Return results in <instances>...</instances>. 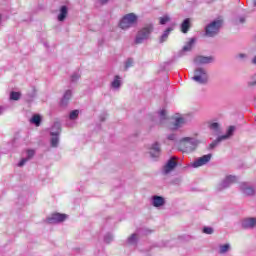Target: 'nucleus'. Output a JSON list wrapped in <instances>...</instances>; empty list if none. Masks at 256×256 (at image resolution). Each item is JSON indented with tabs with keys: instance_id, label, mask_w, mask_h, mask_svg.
<instances>
[{
	"instance_id": "nucleus-11",
	"label": "nucleus",
	"mask_w": 256,
	"mask_h": 256,
	"mask_svg": "<svg viewBox=\"0 0 256 256\" xmlns=\"http://www.w3.org/2000/svg\"><path fill=\"white\" fill-rule=\"evenodd\" d=\"M213 61H215V59L211 56H196L194 58V63L196 65H208L209 63H213Z\"/></svg>"
},
{
	"instance_id": "nucleus-35",
	"label": "nucleus",
	"mask_w": 256,
	"mask_h": 256,
	"mask_svg": "<svg viewBox=\"0 0 256 256\" xmlns=\"http://www.w3.org/2000/svg\"><path fill=\"white\" fill-rule=\"evenodd\" d=\"M81 77V75L79 73H74L72 76H71V81L72 82H75V81H79V78Z\"/></svg>"
},
{
	"instance_id": "nucleus-17",
	"label": "nucleus",
	"mask_w": 256,
	"mask_h": 256,
	"mask_svg": "<svg viewBox=\"0 0 256 256\" xmlns=\"http://www.w3.org/2000/svg\"><path fill=\"white\" fill-rule=\"evenodd\" d=\"M189 29H191V20L186 18L181 24L182 33H188Z\"/></svg>"
},
{
	"instance_id": "nucleus-26",
	"label": "nucleus",
	"mask_w": 256,
	"mask_h": 256,
	"mask_svg": "<svg viewBox=\"0 0 256 256\" xmlns=\"http://www.w3.org/2000/svg\"><path fill=\"white\" fill-rule=\"evenodd\" d=\"M195 44V38H191V40L183 47V51H191L193 45Z\"/></svg>"
},
{
	"instance_id": "nucleus-45",
	"label": "nucleus",
	"mask_w": 256,
	"mask_h": 256,
	"mask_svg": "<svg viewBox=\"0 0 256 256\" xmlns=\"http://www.w3.org/2000/svg\"><path fill=\"white\" fill-rule=\"evenodd\" d=\"M0 115H1V107H0Z\"/></svg>"
},
{
	"instance_id": "nucleus-14",
	"label": "nucleus",
	"mask_w": 256,
	"mask_h": 256,
	"mask_svg": "<svg viewBox=\"0 0 256 256\" xmlns=\"http://www.w3.org/2000/svg\"><path fill=\"white\" fill-rule=\"evenodd\" d=\"M240 189L242 193H244V195H255V190L253 189V187L247 185V183H242L240 185Z\"/></svg>"
},
{
	"instance_id": "nucleus-3",
	"label": "nucleus",
	"mask_w": 256,
	"mask_h": 256,
	"mask_svg": "<svg viewBox=\"0 0 256 256\" xmlns=\"http://www.w3.org/2000/svg\"><path fill=\"white\" fill-rule=\"evenodd\" d=\"M153 33V26L151 24L147 25L146 27L142 28L140 31H138L135 43L136 45H141L143 41H147L149 39V36Z\"/></svg>"
},
{
	"instance_id": "nucleus-27",
	"label": "nucleus",
	"mask_w": 256,
	"mask_h": 256,
	"mask_svg": "<svg viewBox=\"0 0 256 256\" xmlns=\"http://www.w3.org/2000/svg\"><path fill=\"white\" fill-rule=\"evenodd\" d=\"M51 145L57 147L59 145V135H52Z\"/></svg>"
},
{
	"instance_id": "nucleus-7",
	"label": "nucleus",
	"mask_w": 256,
	"mask_h": 256,
	"mask_svg": "<svg viewBox=\"0 0 256 256\" xmlns=\"http://www.w3.org/2000/svg\"><path fill=\"white\" fill-rule=\"evenodd\" d=\"M233 183H237V176H226L225 179L218 185V191H223V189H227V187H231Z\"/></svg>"
},
{
	"instance_id": "nucleus-8",
	"label": "nucleus",
	"mask_w": 256,
	"mask_h": 256,
	"mask_svg": "<svg viewBox=\"0 0 256 256\" xmlns=\"http://www.w3.org/2000/svg\"><path fill=\"white\" fill-rule=\"evenodd\" d=\"M211 157L212 155L211 154H207V155H204L198 159H196L192 166L197 168V167H203V165H207L209 163V161H211Z\"/></svg>"
},
{
	"instance_id": "nucleus-9",
	"label": "nucleus",
	"mask_w": 256,
	"mask_h": 256,
	"mask_svg": "<svg viewBox=\"0 0 256 256\" xmlns=\"http://www.w3.org/2000/svg\"><path fill=\"white\" fill-rule=\"evenodd\" d=\"M65 219H67L66 214L55 213V214H52L51 217L47 219V222L50 224L63 223Z\"/></svg>"
},
{
	"instance_id": "nucleus-20",
	"label": "nucleus",
	"mask_w": 256,
	"mask_h": 256,
	"mask_svg": "<svg viewBox=\"0 0 256 256\" xmlns=\"http://www.w3.org/2000/svg\"><path fill=\"white\" fill-rule=\"evenodd\" d=\"M71 90H67L62 98L61 105L65 106L67 103H69V99H71Z\"/></svg>"
},
{
	"instance_id": "nucleus-38",
	"label": "nucleus",
	"mask_w": 256,
	"mask_h": 256,
	"mask_svg": "<svg viewBox=\"0 0 256 256\" xmlns=\"http://www.w3.org/2000/svg\"><path fill=\"white\" fill-rule=\"evenodd\" d=\"M253 82H248L249 87H253V85H256V74L253 77Z\"/></svg>"
},
{
	"instance_id": "nucleus-24",
	"label": "nucleus",
	"mask_w": 256,
	"mask_h": 256,
	"mask_svg": "<svg viewBox=\"0 0 256 256\" xmlns=\"http://www.w3.org/2000/svg\"><path fill=\"white\" fill-rule=\"evenodd\" d=\"M174 125H175V129H179V127H183V125H185V118L183 117L176 118Z\"/></svg>"
},
{
	"instance_id": "nucleus-37",
	"label": "nucleus",
	"mask_w": 256,
	"mask_h": 256,
	"mask_svg": "<svg viewBox=\"0 0 256 256\" xmlns=\"http://www.w3.org/2000/svg\"><path fill=\"white\" fill-rule=\"evenodd\" d=\"M132 66H133V59L129 58V59L126 61L125 68H126V69H129V67H132Z\"/></svg>"
},
{
	"instance_id": "nucleus-41",
	"label": "nucleus",
	"mask_w": 256,
	"mask_h": 256,
	"mask_svg": "<svg viewBox=\"0 0 256 256\" xmlns=\"http://www.w3.org/2000/svg\"><path fill=\"white\" fill-rule=\"evenodd\" d=\"M109 0H100V3L102 4V5H105V3H107Z\"/></svg>"
},
{
	"instance_id": "nucleus-42",
	"label": "nucleus",
	"mask_w": 256,
	"mask_h": 256,
	"mask_svg": "<svg viewBox=\"0 0 256 256\" xmlns=\"http://www.w3.org/2000/svg\"><path fill=\"white\" fill-rule=\"evenodd\" d=\"M252 63L256 65V56L252 59Z\"/></svg>"
},
{
	"instance_id": "nucleus-43",
	"label": "nucleus",
	"mask_w": 256,
	"mask_h": 256,
	"mask_svg": "<svg viewBox=\"0 0 256 256\" xmlns=\"http://www.w3.org/2000/svg\"><path fill=\"white\" fill-rule=\"evenodd\" d=\"M240 23H245V18H240Z\"/></svg>"
},
{
	"instance_id": "nucleus-28",
	"label": "nucleus",
	"mask_w": 256,
	"mask_h": 256,
	"mask_svg": "<svg viewBox=\"0 0 256 256\" xmlns=\"http://www.w3.org/2000/svg\"><path fill=\"white\" fill-rule=\"evenodd\" d=\"M10 99H12L13 101H19V99H21V93L11 92Z\"/></svg>"
},
{
	"instance_id": "nucleus-40",
	"label": "nucleus",
	"mask_w": 256,
	"mask_h": 256,
	"mask_svg": "<svg viewBox=\"0 0 256 256\" xmlns=\"http://www.w3.org/2000/svg\"><path fill=\"white\" fill-rule=\"evenodd\" d=\"M168 139H169L170 141H174V139H175L174 134L169 135V136H168Z\"/></svg>"
},
{
	"instance_id": "nucleus-15",
	"label": "nucleus",
	"mask_w": 256,
	"mask_h": 256,
	"mask_svg": "<svg viewBox=\"0 0 256 256\" xmlns=\"http://www.w3.org/2000/svg\"><path fill=\"white\" fill-rule=\"evenodd\" d=\"M69 13V9L67 6H62L60 8V13L58 14V21H65L67 19V15Z\"/></svg>"
},
{
	"instance_id": "nucleus-39",
	"label": "nucleus",
	"mask_w": 256,
	"mask_h": 256,
	"mask_svg": "<svg viewBox=\"0 0 256 256\" xmlns=\"http://www.w3.org/2000/svg\"><path fill=\"white\" fill-rule=\"evenodd\" d=\"M245 57H247V55H245V54H238V58L239 59H245Z\"/></svg>"
},
{
	"instance_id": "nucleus-16",
	"label": "nucleus",
	"mask_w": 256,
	"mask_h": 256,
	"mask_svg": "<svg viewBox=\"0 0 256 256\" xmlns=\"http://www.w3.org/2000/svg\"><path fill=\"white\" fill-rule=\"evenodd\" d=\"M152 205L154 207H162V205H165V199L161 196H154L152 200Z\"/></svg>"
},
{
	"instance_id": "nucleus-29",
	"label": "nucleus",
	"mask_w": 256,
	"mask_h": 256,
	"mask_svg": "<svg viewBox=\"0 0 256 256\" xmlns=\"http://www.w3.org/2000/svg\"><path fill=\"white\" fill-rule=\"evenodd\" d=\"M128 243H129V245H135L137 243V234H132L128 238Z\"/></svg>"
},
{
	"instance_id": "nucleus-33",
	"label": "nucleus",
	"mask_w": 256,
	"mask_h": 256,
	"mask_svg": "<svg viewBox=\"0 0 256 256\" xmlns=\"http://www.w3.org/2000/svg\"><path fill=\"white\" fill-rule=\"evenodd\" d=\"M203 233H206V235H213V228L211 227H204Z\"/></svg>"
},
{
	"instance_id": "nucleus-31",
	"label": "nucleus",
	"mask_w": 256,
	"mask_h": 256,
	"mask_svg": "<svg viewBox=\"0 0 256 256\" xmlns=\"http://www.w3.org/2000/svg\"><path fill=\"white\" fill-rule=\"evenodd\" d=\"M70 119L75 120L79 117V110H73L70 112Z\"/></svg>"
},
{
	"instance_id": "nucleus-4",
	"label": "nucleus",
	"mask_w": 256,
	"mask_h": 256,
	"mask_svg": "<svg viewBox=\"0 0 256 256\" xmlns=\"http://www.w3.org/2000/svg\"><path fill=\"white\" fill-rule=\"evenodd\" d=\"M223 25V21L221 20H215L208 24L205 28V33L207 37H215L217 33H219V29H221V26Z\"/></svg>"
},
{
	"instance_id": "nucleus-32",
	"label": "nucleus",
	"mask_w": 256,
	"mask_h": 256,
	"mask_svg": "<svg viewBox=\"0 0 256 256\" xmlns=\"http://www.w3.org/2000/svg\"><path fill=\"white\" fill-rule=\"evenodd\" d=\"M161 121H165V119H167V111L166 110H161L159 113H158Z\"/></svg>"
},
{
	"instance_id": "nucleus-44",
	"label": "nucleus",
	"mask_w": 256,
	"mask_h": 256,
	"mask_svg": "<svg viewBox=\"0 0 256 256\" xmlns=\"http://www.w3.org/2000/svg\"><path fill=\"white\" fill-rule=\"evenodd\" d=\"M253 3H254V7H256V0H253Z\"/></svg>"
},
{
	"instance_id": "nucleus-21",
	"label": "nucleus",
	"mask_w": 256,
	"mask_h": 256,
	"mask_svg": "<svg viewBox=\"0 0 256 256\" xmlns=\"http://www.w3.org/2000/svg\"><path fill=\"white\" fill-rule=\"evenodd\" d=\"M113 89H119L121 87V77L115 76L114 80L111 83Z\"/></svg>"
},
{
	"instance_id": "nucleus-10",
	"label": "nucleus",
	"mask_w": 256,
	"mask_h": 256,
	"mask_svg": "<svg viewBox=\"0 0 256 256\" xmlns=\"http://www.w3.org/2000/svg\"><path fill=\"white\" fill-rule=\"evenodd\" d=\"M177 167V161H175V158H170L168 162L165 164L163 167V174L164 175H169L173 169Z\"/></svg>"
},
{
	"instance_id": "nucleus-36",
	"label": "nucleus",
	"mask_w": 256,
	"mask_h": 256,
	"mask_svg": "<svg viewBox=\"0 0 256 256\" xmlns=\"http://www.w3.org/2000/svg\"><path fill=\"white\" fill-rule=\"evenodd\" d=\"M104 241H105V243H110V242H112V241H113V235H111V234L106 235V236L104 237Z\"/></svg>"
},
{
	"instance_id": "nucleus-22",
	"label": "nucleus",
	"mask_w": 256,
	"mask_h": 256,
	"mask_svg": "<svg viewBox=\"0 0 256 256\" xmlns=\"http://www.w3.org/2000/svg\"><path fill=\"white\" fill-rule=\"evenodd\" d=\"M30 123H33L34 125H36V127H39L41 125V116H39L38 114H35L31 118Z\"/></svg>"
},
{
	"instance_id": "nucleus-18",
	"label": "nucleus",
	"mask_w": 256,
	"mask_h": 256,
	"mask_svg": "<svg viewBox=\"0 0 256 256\" xmlns=\"http://www.w3.org/2000/svg\"><path fill=\"white\" fill-rule=\"evenodd\" d=\"M35 155V150H27V157L23 158L19 164L18 167H23V165H25V163L27 161H29V159H32V157Z\"/></svg>"
},
{
	"instance_id": "nucleus-13",
	"label": "nucleus",
	"mask_w": 256,
	"mask_h": 256,
	"mask_svg": "<svg viewBox=\"0 0 256 256\" xmlns=\"http://www.w3.org/2000/svg\"><path fill=\"white\" fill-rule=\"evenodd\" d=\"M254 225H256V218H246L242 221L244 229H253Z\"/></svg>"
},
{
	"instance_id": "nucleus-34",
	"label": "nucleus",
	"mask_w": 256,
	"mask_h": 256,
	"mask_svg": "<svg viewBox=\"0 0 256 256\" xmlns=\"http://www.w3.org/2000/svg\"><path fill=\"white\" fill-rule=\"evenodd\" d=\"M171 19L169 18V16H164L162 18H160V25H165V23H168V21H170Z\"/></svg>"
},
{
	"instance_id": "nucleus-23",
	"label": "nucleus",
	"mask_w": 256,
	"mask_h": 256,
	"mask_svg": "<svg viewBox=\"0 0 256 256\" xmlns=\"http://www.w3.org/2000/svg\"><path fill=\"white\" fill-rule=\"evenodd\" d=\"M173 31V28H168L161 36L160 43H165L167 41V38L169 37V34Z\"/></svg>"
},
{
	"instance_id": "nucleus-1",
	"label": "nucleus",
	"mask_w": 256,
	"mask_h": 256,
	"mask_svg": "<svg viewBox=\"0 0 256 256\" xmlns=\"http://www.w3.org/2000/svg\"><path fill=\"white\" fill-rule=\"evenodd\" d=\"M197 145H199V140L191 137H185L179 141L178 149L182 153H193V151L197 149Z\"/></svg>"
},
{
	"instance_id": "nucleus-12",
	"label": "nucleus",
	"mask_w": 256,
	"mask_h": 256,
	"mask_svg": "<svg viewBox=\"0 0 256 256\" xmlns=\"http://www.w3.org/2000/svg\"><path fill=\"white\" fill-rule=\"evenodd\" d=\"M149 154L150 157H152V159H157V157L161 155V146L159 145V143L156 142L152 144V146L150 147Z\"/></svg>"
},
{
	"instance_id": "nucleus-6",
	"label": "nucleus",
	"mask_w": 256,
	"mask_h": 256,
	"mask_svg": "<svg viewBox=\"0 0 256 256\" xmlns=\"http://www.w3.org/2000/svg\"><path fill=\"white\" fill-rule=\"evenodd\" d=\"M233 133H235V126H230L225 135L218 137L210 144V149H215V147H217L221 141H225L226 139H229V137H232Z\"/></svg>"
},
{
	"instance_id": "nucleus-30",
	"label": "nucleus",
	"mask_w": 256,
	"mask_h": 256,
	"mask_svg": "<svg viewBox=\"0 0 256 256\" xmlns=\"http://www.w3.org/2000/svg\"><path fill=\"white\" fill-rule=\"evenodd\" d=\"M209 129H211V131H215V133L219 132V123L217 122H213L209 125Z\"/></svg>"
},
{
	"instance_id": "nucleus-25",
	"label": "nucleus",
	"mask_w": 256,
	"mask_h": 256,
	"mask_svg": "<svg viewBox=\"0 0 256 256\" xmlns=\"http://www.w3.org/2000/svg\"><path fill=\"white\" fill-rule=\"evenodd\" d=\"M229 249H231V245H229V244L220 245V248H219L220 255L227 253V251H229Z\"/></svg>"
},
{
	"instance_id": "nucleus-5",
	"label": "nucleus",
	"mask_w": 256,
	"mask_h": 256,
	"mask_svg": "<svg viewBox=\"0 0 256 256\" xmlns=\"http://www.w3.org/2000/svg\"><path fill=\"white\" fill-rule=\"evenodd\" d=\"M137 23V15L135 13L126 14L120 21L121 29H129V27H133Z\"/></svg>"
},
{
	"instance_id": "nucleus-19",
	"label": "nucleus",
	"mask_w": 256,
	"mask_h": 256,
	"mask_svg": "<svg viewBox=\"0 0 256 256\" xmlns=\"http://www.w3.org/2000/svg\"><path fill=\"white\" fill-rule=\"evenodd\" d=\"M61 134V123L55 122L51 128L50 135H60Z\"/></svg>"
},
{
	"instance_id": "nucleus-2",
	"label": "nucleus",
	"mask_w": 256,
	"mask_h": 256,
	"mask_svg": "<svg viewBox=\"0 0 256 256\" xmlns=\"http://www.w3.org/2000/svg\"><path fill=\"white\" fill-rule=\"evenodd\" d=\"M192 79L200 85H207L209 83V74L205 68H196Z\"/></svg>"
}]
</instances>
